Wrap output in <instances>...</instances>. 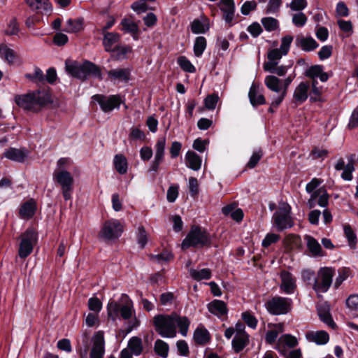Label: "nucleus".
<instances>
[{
    "instance_id": "1",
    "label": "nucleus",
    "mask_w": 358,
    "mask_h": 358,
    "mask_svg": "<svg viewBox=\"0 0 358 358\" xmlns=\"http://www.w3.org/2000/svg\"><path fill=\"white\" fill-rule=\"evenodd\" d=\"M153 322L156 331L163 338H174L176 336L177 327L180 333L186 336L190 324L187 317H180L176 313L157 315L155 316Z\"/></svg>"
},
{
    "instance_id": "2",
    "label": "nucleus",
    "mask_w": 358,
    "mask_h": 358,
    "mask_svg": "<svg viewBox=\"0 0 358 358\" xmlns=\"http://www.w3.org/2000/svg\"><path fill=\"white\" fill-rule=\"evenodd\" d=\"M107 312L108 318L113 322L120 318L127 320L134 317L132 324L129 325V331L138 326L133 301L126 294H122L117 301H110L107 305Z\"/></svg>"
},
{
    "instance_id": "3",
    "label": "nucleus",
    "mask_w": 358,
    "mask_h": 358,
    "mask_svg": "<svg viewBox=\"0 0 358 358\" xmlns=\"http://www.w3.org/2000/svg\"><path fill=\"white\" fill-rule=\"evenodd\" d=\"M15 102L24 110L37 113L51 102V97L47 92L38 90L16 95Z\"/></svg>"
},
{
    "instance_id": "4",
    "label": "nucleus",
    "mask_w": 358,
    "mask_h": 358,
    "mask_svg": "<svg viewBox=\"0 0 358 358\" xmlns=\"http://www.w3.org/2000/svg\"><path fill=\"white\" fill-rule=\"evenodd\" d=\"M65 64L66 71L73 77L85 79L88 76L92 75L96 78H101L100 68L91 62L80 63L76 61H66Z\"/></svg>"
},
{
    "instance_id": "5",
    "label": "nucleus",
    "mask_w": 358,
    "mask_h": 358,
    "mask_svg": "<svg viewBox=\"0 0 358 358\" xmlns=\"http://www.w3.org/2000/svg\"><path fill=\"white\" fill-rule=\"evenodd\" d=\"M291 207L289 203H279L277 211L273 215V225L278 231H282L294 225L290 215Z\"/></svg>"
},
{
    "instance_id": "6",
    "label": "nucleus",
    "mask_w": 358,
    "mask_h": 358,
    "mask_svg": "<svg viewBox=\"0 0 358 358\" xmlns=\"http://www.w3.org/2000/svg\"><path fill=\"white\" fill-rule=\"evenodd\" d=\"M210 242L207 231L201 227L193 225L189 232L182 242V248L203 247Z\"/></svg>"
},
{
    "instance_id": "7",
    "label": "nucleus",
    "mask_w": 358,
    "mask_h": 358,
    "mask_svg": "<svg viewBox=\"0 0 358 358\" xmlns=\"http://www.w3.org/2000/svg\"><path fill=\"white\" fill-rule=\"evenodd\" d=\"M335 275V268L332 267H322L317 272V276L314 279L313 289L317 294L327 292L333 281Z\"/></svg>"
},
{
    "instance_id": "8",
    "label": "nucleus",
    "mask_w": 358,
    "mask_h": 358,
    "mask_svg": "<svg viewBox=\"0 0 358 358\" xmlns=\"http://www.w3.org/2000/svg\"><path fill=\"white\" fill-rule=\"evenodd\" d=\"M53 180L61 187L64 199L66 201L71 199L73 189V177L65 169L55 170L52 174Z\"/></svg>"
},
{
    "instance_id": "9",
    "label": "nucleus",
    "mask_w": 358,
    "mask_h": 358,
    "mask_svg": "<svg viewBox=\"0 0 358 358\" xmlns=\"http://www.w3.org/2000/svg\"><path fill=\"white\" fill-rule=\"evenodd\" d=\"M322 182V179L313 178L306 185V190L310 194L308 201H328L329 199H333V195L330 196L324 186L320 187Z\"/></svg>"
},
{
    "instance_id": "10",
    "label": "nucleus",
    "mask_w": 358,
    "mask_h": 358,
    "mask_svg": "<svg viewBox=\"0 0 358 358\" xmlns=\"http://www.w3.org/2000/svg\"><path fill=\"white\" fill-rule=\"evenodd\" d=\"M265 306L268 312L272 315H285L291 310L292 300L288 297L275 296L268 301Z\"/></svg>"
},
{
    "instance_id": "11",
    "label": "nucleus",
    "mask_w": 358,
    "mask_h": 358,
    "mask_svg": "<svg viewBox=\"0 0 358 358\" xmlns=\"http://www.w3.org/2000/svg\"><path fill=\"white\" fill-rule=\"evenodd\" d=\"M38 235L33 229H27L21 235L19 247V257L22 259L27 257L33 251L34 245L36 243Z\"/></svg>"
},
{
    "instance_id": "12",
    "label": "nucleus",
    "mask_w": 358,
    "mask_h": 358,
    "mask_svg": "<svg viewBox=\"0 0 358 358\" xmlns=\"http://www.w3.org/2000/svg\"><path fill=\"white\" fill-rule=\"evenodd\" d=\"M124 230L123 225L115 219L106 221L101 228L99 236L107 241L118 238Z\"/></svg>"
},
{
    "instance_id": "13",
    "label": "nucleus",
    "mask_w": 358,
    "mask_h": 358,
    "mask_svg": "<svg viewBox=\"0 0 358 358\" xmlns=\"http://www.w3.org/2000/svg\"><path fill=\"white\" fill-rule=\"evenodd\" d=\"M94 101L97 102L104 113H110L115 108H119L122 102L119 95L108 96L103 94H95L92 97Z\"/></svg>"
},
{
    "instance_id": "14",
    "label": "nucleus",
    "mask_w": 358,
    "mask_h": 358,
    "mask_svg": "<svg viewBox=\"0 0 358 358\" xmlns=\"http://www.w3.org/2000/svg\"><path fill=\"white\" fill-rule=\"evenodd\" d=\"M165 146L166 138L164 136L158 138L155 145V158L150 165V171L157 172L159 170V165L164 158Z\"/></svg>"
},
{
    "instance_id": "15",
    "label": "nucleus",
    "mask_w": 358,
    "mask_h": 358,
    "mask_svg": "<svg viewBox=\"0 0 358 358\" xmlns=\"http://www.w3.org/2000/svg\"><path fill=\"white\" fill-rule=\"evenodd\" d=\"M281 283L280 285V290L286 294H292L296 289V279L289 271L283 270L280 274Z\"/></svg>"
},
{
    "instance_id": "16",
    "label": "nucleus",
    "mask_w": 358,
    "mask_h": 358,
    "mask_svg": "<svg viewBox=\"0 0 358 358\" xmlns=\"http://www.w3.org/2000/svg\"><path fill=\"white\" fill-rule=\"evenodd\" d=\"M105 352V341L103 332L99 331L92 337V348L90 358H103Z\"/></svg>"
},
{
    "instance_id": "17",
    "label": "nucleus",
    "mask_w": 358,
    "mask_h": 358,
    "mask_svg": "<svg viewBox=\"0 0 358 358\" xmlns=\"http://www.w3.org/2000/svg\"><path fill=\"white\" fill-rule=\"evenodd\" d=\"M298 344L296 338L290 334L282 335L277 341L275 349L282 355H286L289 349Z\"/></svg>"
},
{
    "instance_id": "18",
    "label": "nucleus",
    "mask_w": 358,
    "mask_h": 358,
    "mask_svg": "<svg viewBox=\"0 0 358 358\" xmlns=\"http://www.w3.org/2000/svg\"><path fill=\"white\" fill-rule=\"evenodd\" d=\"M107 76L111 82L127 83L130 80L131 71L128 68H117L108 71Z\"/></svg>"
},
{
    "instance_id": "19",
    "label": "nucleus",
    "mask_w": 358,
    "mask_h": 358,
    "mask_svg": "<svg viewBox=\"0 0 358 358\" xmlns=\"http://www.w3.org/2000/svg\"><path fill=\"white\" fill-rule=\"evenodd\" d=\"M307 341L314 343L316 345H325L329 340L328 333L324 330H310L305 334Z\"/></svg>"
},
{
    "instance_id": "20",
    "label": "nucleus",
    "mask_w": 358,
    "mask_h": 358,
    "mask_svg": "<svg viewBox=\"0 0 358 358\" xmlns=\"http://www.w3.org/2000/svg\"><path fill=\"white\" fill-rule=\"evenodd\" d=\"M248 97L250 102L253 107H257V106L266 103V99L259 89V85L254 83L250 86L248 92Z\"/></svg>"
},
{
    "instance_id": "21",
    "label": "nucleus",
    "mask_w": 358,
    "mask_h": 358,
    "mask_svg": "<svg viewBox=\"0 0 358 358\" xmlns=\"http://www.w3.org/2000/svg\"><path fill=\"white\" fill-rule=\"evenodd\" d=\"M208 311L222 318L227 315L228 309L227 304L224 301L218 299H214L207 305Z\"/></svg>"
},
{
    "instance_id": "22",
    "label": "nucleus",
    "mask_w": 358,
    "mask_h": 358,
    "mask_svg": "<svg viewBox=\"0 0 358 358\" xmlns=\"http://www.w3.org/2000/svg\"><path fill=\"white\" fill-rule=\"evenodd\" d=\"M268 328L265 335V341L272 345L276 342L278 335L285 331V325L283 323L269 324Z\"/></svg>"
},
{
    "instance_id": "23",
    "label": "nucleus",
    "mask_w": 358,
    "mask_h": 358,
    "mask_svg": "<svg viewBox=\"0 0 358 358\" xmlns=\"http://www.w3.org/2000/svg\"><path fill=\"white\" fill-rule=\"evenodd\" d=\"M218 6L223 13L225 22L231 23L234 19L235 12L234 0H220Z\"/></svg>"
},
{
    "instance_id": "24",
    "label": "nucleus",
    "mask_w": 358,
    "mask_h": 358,
    "mask_svg": "<svg viewBox=\"0 0 358 358\" xmlns=\"http://www.w3.org/2000/svg\"><path fill=\"white\" fill-rule=\"evenodd\" d=\"M249 344V335L246 332H237L232 339L231 345L236 353L241 352Z\"/></svg>"
},
{
    "instance_id": "25",
    "label": "nucleus",
    "mask_w": 358,
    "mask_h": 358,
    "mask_svg": "<svg viewBox=\"0 0 358 358\" xmlns=\"http://www.w3.org/2000/svg\"><path fill=\"white\" fill-rule=\"evenodd\" d=\"M348 162L341 173V178L346 181L352 180V173L355 170V165L358 162V157L355 154L347 156Z\"/></svg>"
},
{
    "instance_id": "26",
    "label": "nucleus",
    "mask_w": 358,
    "mask_h": 358,
    "mask_svg": "<svg viewBox=\"0 0 358 358\" xmlns=\"http://www.w3.org/2000/svg\"><path fill=\"white\" fill-rule=\"evenodd\" d=\"M306 245L310 255L313 257H324L325 253L322 251V247L319 242L313 236L306 235L304 237Z\"/></svg>"
},
{
    "instance_id": "27",
    "label": "nucleus",
    "mask_w": 358,
    "mask_h": 358,
    "mask_svg": "<svg viewBox=\"0 0 358 358\" xmlns=\"http://www.w3.org/2000/svg\"><path fill=\"white\" fill-rule=\"evenodd\" d=\"M27 154L26 149L10 148L5 150L3 157L14 162H23L27 157Z\"/></svg>"
},
{
    "instance_id": "28",
    "label": "nucleus",
    "mask_w": 358,
    "mask_h": 358,
    "mask_svg": "<svg viewBox=\"0 0 358 358\" xmlns=\"http://www.w3.org/2000/svg\"><path fill=\"white\" fill-rule=\"evenodd\" d=\"M310 84L307 82H301L294 90L293 98L296 103H302L308 96Z\"/></svg>"
},
{
    "instance_id": "29",
    "label": "nucleus",
    "mask_w": 358,
    "mask_h": 358,
    "mask_svg": "<svg viewBox=\"0 0 358 358\" xmlns=\"http://www.w3.org/2000/svg\"><path fill=\"white\" fill-rule=\"evenodd\" d=\"M296 45L303 51H313L318 47L317 41L311 36H299L296 40Z\"/></svg>"
},
{
    "instance_id": "30",
    "label": "nucleus",
    "mask_w": 358,
    "mask_h": 358,
    "mask_svg": "<svg viewBox=\"0 0 358 358\" xmlns=\"http://www.w3.org/2000/svg\"><path fill=\"white\" fill-rule=\"evenodd\" d=\"M103 36V45L106 52L115 51V45L118 43L120 40V34L116 32H110L102 34Z\"/></svg>"
},
{
    "instance_id": "31",
    "label": "nucleus",
    "mask_w": 358,
    "mask_h": 358,
    "mask_svg": "<svg viewBox=\"0 0 358 358\" xmlns=\"http://www.w3.org/2000/svg\"><path fill=\"white\" fill-rule=\"evenodd\" d=\"M186 166L193 171H199L201 166L202 159L194 151L189 150L187 152L185 157Z\"/></svg>"
},
{
    "instance_id": "32",
    "label": "nucleus",
    "mask_w": 358,
    "mask_h": 358,
    "mask_svg": "<svg viewBox=\"0 0 358 358\" xmlns=\"http://www.w3.org/2000/svg\"><path fill=\"white\" fill-rule=\"evenodd\" d=\"M29 6L41 13L48 14L52 10V6L50 0H28Z\"/></svg>"
},
{
    "instance_id": "33",
    "label": "nucleus",
    "mask_w": 358,
    "mask_h": 358,
    "mask_svg": "<svg viewBox=\"0 0 358 358\" xmlns=\"http://www.w3.org/2000/svg\"><path fill=\"white\" fill-rule=\"evenodd\" d=\"M113 164L116 171L120 174L124 175L128 171V162L127 157L122 154H117L114 156Z\"/></svg>"
},
{
    "instance_id": "34",
    "label": "nucleus",
    "mask_w": 358,
    "mask_h": 358,
    "mask_svg": "<svg viewBox=\"0 0 358 358\" xmlns=\"http://www.w3.org/2000/svg\"><path fill=\"white\" fill-rule=\"evenodd\" d=\"M0 56L2 59L10 65L14 64L17 58L15 50L5 43L0 44Z\"/></svg>"
},
{
    "instance_id": "35",
    "label": "nucleus",
    "mask_w": 358,
    "mask_h": 358,
    "mask_svg": "<svg viewBox=\"0 0 358 358\" xmlns=\"http://www.w3.org/2000/svg\"><path fill=\"white\" fill-rule=\"evenodd\" d=\"M193 338L196 343L203 345L209 342L210 335L205 327H201L196 329Z\"/></svg>"
},
{
    "instance_id": "36",
    "label": "nucleus",
    "mask_w": 358,
    "mask_h": 358,
    "mask_svg": "<svg viewBox=\"0 0 358 358\" xmlns=\"http://www.w3.org/2000/svg\"><path fill=\"white\" fill-rule=\"evenodd\" d=\"M264 84L272 92L280 94L282 92V80L275 76H267L264 78Z\"/></svg>"
},
{
    "instance_id": "37",
    "label": "nucleus",
    "mask_w": 358,
    "mask_h": 358,
    "mask_svg": "<svg viewBox=\"0 0 358 358\" xmlns=\"http://www.w3.org/2000/svg\"><path fill=\"white\" fill-rule=\"evenodd\" d=\"M83 29V19H69L64 31L67 33H77Z\"/></svg>"
},
{
    "instance_id": "38",
    "label": "nucleus",
    "mask_w": 358,
    "mask_h": 358,
    "mask_svg": "<svg viewBox=\"0 0 358 358\" xmlns=\"http://www.w3.org/2000/svg\"><path fill=\"white\" fill-rule=\"evenodd\" d=\"M317 313L322 322H323L332 329H334L336 327V325L332 319L328 307L323 306L317 309Z\"/></svg>"
},
{
    "instance_id": "39",
    "label": "nucleus",
    "mask_w": 358,
    "mask_h": 358,
    "mask_svg": "<svg viewBox=\"0 0 358 358\" xmlns=\"http://www.w3.org/2000/svg\"><path fill=\"white\" fill-rule=\"evenodd\" d=\"M20 25L15 17H11L7 21L4 34L9 36H17L20 32Z\"/></svg>"
},
{
    "instance_id": "40",
    "label": "nucleus",
    "mask_w": 358,
    "mask_h": 358,
    "mask_svg": "<svg viewBox=\"0 0 358 358\" xmlns=\"http://www.w3.org/2000/svg\"><path fill=\"white\" fill-rule=\"evenodd\" d=\"M207 46V41L205 37L198 36L195 38L193 50L195 57H201Z\"/></svg>"
},
{
    "instance_id": "41",
    "label": "nucleus",
    "mask_w": 358,
    "mask_h": 358,
    "mask_svg": "<svg viewBox=\"0 0 358 358\" xmlns=\"http://www.w3.org/2000/svg\"><path fill=\"white\" fill-rule=\"evenodd\" d=\"M190 276L195 280H208L211 278V271L209 268H202L196 270L191 268L189 270Z\"/></svg>"
},
{
    "instance_id": "42",
    "label": "nucleus",
    "mask_w": 358,
    "mask_h": 358,
    "mask_svg": "<svg viewBox=\"0 0 358 358\" xmlns=\"http://www.w3.org/2000/svg\"><path fill=\"white\" fill-rule=\"evenodd\" d=\"M36 210V203H23L20 209V215L23 219H29L34 215Z\"/></svg>"
},
{
    "instance_id": "43",
    "label": "nucleus",
    "mask_w": 358,
    "mask_h": 358,
    "mask_svg": "<svg viewBox=\"0 0 358 358\" xmlns=\"http://www.w3.org/2000/svg\"><path fill=\"white\" fill-rule=\"evenodd\" d=\"M128 348L134 355H140L143 350L141 339L136 336L131 338L128 342Z\"/></svg>"
},
{
    "instance_id": "44",
    "label": "nucleus",
    "mask_w": 358,
    "mask_h": 358,
    "mask_svg": "<svg viewBox=\"0 0 358 358\" xmlns=\"http://www.w3.org/2000/svg\"><path fill=\"white\" fill-rule=\"evenodd\" d=\"M264 70L271 73L278 75V76H282L286 74L287 68L285 66L273 65L271 62H265L263 66Z\"/></svg>"
},
{
    "instance_id": "45",
    "label": "nucleus",
    "mask_w": 358,
    "mask_h": 358,
    "mask_svg": "<svg viewBox=\"0 0 358 358\" xmlns=\"http://www.w3.org/2000/svg\"><path fill=\"white\" fill-rule=\"evenodd\" d=\"M154 350L156 354L162 358H166L169 355V345L161 339H157L155 343Z\"/></svg>"
},
{
    "instance_id": "46",
    "label": "nucleus",
    "mask_w": 358,
    "mask_h": 358,
    "mask_svg": "<svg viewBox=\"0 0 358 358\" xmlns=\"http://www.w3.org/2000/svg\"><path fill=\"white\" fill-rule=\"evenodd\" d=\"M209 24L207 22H201L199 20H194L191 23V30L193 34H204L209 30Z\"/></svg>"
},
{
    "instance_id": "47",
    "label": "nucleus",
    "mask_w": 358,
    "mask_h": 358,
    "mask_svg": "<svg viewBox=\"0 0 358 358\" xmlns=\"http://www.w3.org/2000/svg\"><path fill=\"white\" fill-rule=\"evenodd\" d=\"M261 22L262 25L264 26V29L267 31H273L278 29L279 27V22L278 21L271 17H263L261 20Z\"/></svg>"
},
{
    "instance_id": "48",
    "label": "nucleus",
    "mask_w": 358,
    "mask_h": 358,
    "mask_svg": "<svg viewBox=\"0 0 358 358\" xmlns=\"http://www.w3.org/2000/svg\"><path fill=\"white\" fill-rule=\"evenodd\" d=\"M294 78V76H289L285 79L282 80V92H280V94H278L277 96V101H275V103H278L279 102H282V101L284 100V99L287 94L288 87L292 82Z\"/></svg>"
},
{
    "instance_id": "49",
    "label": "nucleus",
    "mask_w": 358,
    "mask_h": 358,
    "mask_svg": "<svg viewBox=\"0 0 358 358\" xmlns=\"http://www.w3.org/2000/svg\"><path fill=\"white\" fill-rule=\"evenodd\" d=\"M178 64L180 67L185 72L194 73L196 71L195 66L185 56H180L178 58Z\"/></svg>"
},
{
    "instance_id": "50",
    "label": "nucleus",
    "mask_w": 358,
    "mask_h": 358,
    "mask_svg": "<svg viewBox=\"0 0 358 358\" xmlns=\"http://www.w3.org/2000/svg\"><path fill=\"white\" fill-rule=\"evenodd\" d=\"M343 230L350 247L351 248H355L357 244V236L354 230L350 225L344 226Z\"/></svg>"
},
{
    "instance_id": "51",
    "label": "nucleus",
    "mask_w": 358,
    "mask_h": 358,
    "mask_svg": "<svg viewBox=\"0 0 358 358\" xmlns=\"http://www.w3.org/2000/svg\"><path fill=\"white\" fill-rule=\"evenodd\" d=\"M350 275V269L346 267L341 268L338 270V276L334 282L335 288H338L342 283L348 279Z\"/></svg>"
},
{
    "instance_id": "52",
    "label": "nucleus",
    "mask_w": 358,
    "mask_h": 358,
    "mask_svg": "<svg viewBox=\"0 0 358 358\" xmlns=\"http://www.w3.org/2000/svg\"><path fill=\"white\" fill-rule=\"evenodd\" d=\"M121 24L122 26V30L126 32L131 34H136L138 31V27L137 24L130 20H122L121 22Z\"/></svg>"
},
{
    "instance_id": "53",
    "label": "nucleus",
    "mask_w": 358,
    "mask_h": 358,
    "mask_svg": "<svg viewBox=\"0 0 358 358\" xmlns=\"http://www.w3.org/2000/svg\"><path fill=\"white\" fill-rule=\"evenodd\" d=\"M282 52L278 48L272 49L268 52V61L266 62H271L273 65H278V61L282 58Z\"/></svg>"
},
{
    "instance_id": "54",
    "label": "nucleus",
    "mask_w": 358,
    "mask_h": 358,
    "mask_svg": "<svg viewBox=\"0 0 358 358\" xmlns=\"http://www.w3.org/2000/svg\"><path fill=\"white\" fill-rule=\"evenodd\" d=\"M241 317L243 320L249 327L253 329H256L257 326V320L251 313L248 311L243 312Z\"/></svg>"
},
{
    "instance_id": "55",
    "label": "nucleus",
    "mask_w": 358,
    "mask_h": 358,
    "mask_svg": "<svg viewBox=\"0 0 358 358\" xmlns=\"http://www.w3.org/2000/svg\"><path fill=\"white\" fill-rule=\"evenodd\" d=\"M280 237L278 234L268 233L263 239L262 245L264 248H268L272 244L277 243L280 240Z\"/></svg>"
},
{
    "instance_id": "56",
    "label": "nucleus",
    "mask_w": 358,
    "mask_h": 358,
    "mask_svg": "<svg viewBox=\"0 0 358 358\" xmlns=\"http://www.w3.org/2000/svg\"><path fill=\"white\" fill-rule=\"evenodd\" d=\"M137 242L141 248H144L148 242V236L143 227H139L137 230Z\"/></svg>"
},
{
    "instance_id": "57",
    "label": "nucleus",
    "mask_w": 358,
    "mask_h": 358,
    "mask_svg": "<svg viewBox=\"0 0 358 358\" xmlns=\"http://www.w3.org/2000/svg\"><path fill=\"white\" fill-rule=\"evenodd\" d=\"M307 22V17L302 12L295 13L292 16V23L297 27H303Z\"/></svg>"
},
{
    "instance_id": "58",
    "label": "nucleus",
    "mask_w": 358,
    "mask_h": 358,
    "mask_svg": "<svg viewBox=\"0 0 358 358\" xmlns=\"http://www.w3.org/2000/svg\"><path fill=\"white\" fill-rule=\"evenodd\" d=\"M293 41V37L292 36L287 35L282 38L280 47L278 50H280L284 55H287L289 50L291 43Z\"/></svg>"
},
{
    "instance_id": "59",
    "label": "nucleus",
    "mask_w": 358,
    "mask_h": 358,
    "mask_svg": "<svg viewBox=\"0 0 358 358\" xmlns=\"http://www.w3.org/2000/svg\"><path fill=\"white\" fill-rule=\"evenodd\" d=\"M173 258V255L171 252L165 251L158 255H152L151 259L159 264L167 262Z\"/></svg>"
},
{
    "instance_id": "60",
    "label": "nucleus",
    "mask_w": 358,
    "mask_h": 358,
    "mask_svg": "<svg viewBox=\"0 0 358 358\" xmlns=\"http://www.w3.org/2000/svg\"><path fill=\"white\" fill-rule=\"evenodd\" d=\"M88 308L90 310L99 313L102 308V303L96 297H92L88 300Z\"/></svg>"
},
{
    "instance_id": "61",
    "label": "nucleus",
    "mask_w": 358,
    "mask_h": 358,
    "mask_svg": "<svg viewBox=\"0 0 358 358\" xmlns=\"http://www.w3.org/2000/svg\"><path fill=\"white\" fill-rule=\"evenodd\" d=\"M219 100L217 94H213L206 96L204 99L205 106L209 110L215 108L217 103Z\"/></svg>"
},
{
    "instance_id": "62",
    "label": "nucleus",
    "mask_w": 358,
    "mask_h": 358,
    "mask_svg": "<svg viewBox=\"0 0 358 358\" xmlns=\"http://www.w3.org/2000/svg\"><path fill=\"white\" fill-rule=\"evenodd\" d=\"M346 306L351 310L358 311V294L350 295L346 299Z\"/></svg>"
},
{
    "instance_id": "63",
    "label": "nucleus",
    "mask_w": 358,
    "mask_h": 358,
    "mask_svg": "<svg viewBox=\"0 0 358 358\" xmlns=\"http://www.w3.org/2000/svg\"><path fill=\"white\" fill-rule=\"evenodd\" d=\"M247 31L254 38L259 36L263 31V29L259 23L255 22L249 25L247 28Z\"/></svg>"
},
{
    "instance_id": "64",
    "label": "nucleus",
    "mask_w": 358,
    "mask_h": 358,
    "mask_svg": "<svg viewBox=\"0 0 358 358\" xmlns=\"http://www.w3.org/2000/svg\"><path fill=\"white\" fill-rule=\"evenodd\" d=\"M308 5L306 0H292L289 4L292 10L301 11Z\"/></svg>"
}]
</instances>
